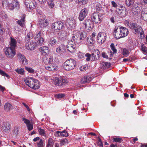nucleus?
Segmentation results:
<instances>
[{
  "instance_id": "338daca9",
  "label": "nucleus",
  "mask_w": 147,
  "mask_h": 147,
  "mask_svg": "<svg viewBox=\"0 0 147 147\" xmlns=\"http://www.w3.org/2000/svg\"><path fill=\"white\" fill-rule=\"evenodd\" d=\"M87 69V67L85 65H83L81 66L80 68L81 71H83Z\"/></svg>"
},
{
  "instance_id": "0eeeda50",
  "label": "nucleus",
  "mask_w": 147,
  "mask_h": 147,
  "mask_svg": "<svg viewBox=\"0 0 147 147\" xmlns=\"http://www.w3.org/2000/svg\"><path fill=\"white\" fill-rule=\"evenodd\" d=\"M24 5L27 10L30 11L35 7L36 3L34 0H25Z\"/></svg>"
},
{
  "instance_id": "3c124183",
  "label": "nucleus",
  "mask_w": 147,
  "mask_h": 147,
  "mask_svg": "<svg viewBox=\"0 0 147 147\" xmlns=\"http://www.w3.org/2000/svg\"><path fill=\"white\" fill-rule=\"evenodd\" d=\"M37 146L38 147H43L44 145L43 141L42 139L40 140L37 143Z\"/></svg>"
},
{
  "instance_id": "09e8293b",
  "label": "nucleus",
  "mask_w": 147,
  "mask_h": 147,
  "mask_svg": "<svg viewBox=\"0 0 147 147\" xmlns=\"http://www.w3.org/2000/svg\"><path fill=\"white\" fill-rule=\"evenodd\" d=\"M42 32H38L36 33V35L34 37V39L36 40H38V39L40 38L41 37Z\"/></svg>"
},
{
  "instance_id": "0e129e2a",
  "label": "nucleus",
  "mask_w": 147,
  "mask_h": 147,
  "mask_svg": "<svg viewBox=\"0 0 147 147\" xmlns=\"http://www.w3.org/2000/svg\"><path fill=\"white\" fill-rule=\"evenodd\" d=\"M85 55L86 57H87L86 58V61H89L90 59V57L91 56L88 53H87L85 54Z\"/></svg>"
},
{
  "instance_id": "473e14b6",
  "label": "nucleus",
  "mask_w": 147,
  "mask_h": 147,
  "mask_svg": "<svg viewBox=\"0 0 147 147\" xmlns=\"http://www.w3.org/2000/svg\"><path fill=\"white\" fill-rule=\"evenodd\" d=\"M102 68L103 69H106L109 68L110 66L109 63L107 62H102L101 64Z\"/></svg>"
},
{
  "instance_id": "6ab92c4d",
  "label": "nucleus",
  "mask_w": 147,
  "mask_h": 147,
  "mask_svg": "<svg viewBox=\"0 0 147 147\" xmlns=\"http://www.w3.org/2000/svg\"><path fill=\"white\" fill-rule=\"evenodd\" d=\"M92 59L94 60L98 59L100 57V52L97 49H94L92 54Z\"/></svg>"
},
{
  "instance_id": "393cba45",
  "label": "nucleus",
  "mask_w": 147,
  "mask_h": 147,
  "mask_svg": "<svg viewBox=\"0 0 147 147\" xmlns=\"http://www.w3.org/2000/svg\"><path fill=\"white\" fill-rule=\"evenodd\" d=\"M39 51L42 54L46 55L49 53V50L47 47L43 46L39 48Z\"/></svg>"
},
{
  "instance_id": "1a4fd4ad",
  "label": "nucleus",
  "mask_w": 147,
  "mask_h": 147,
  "mask_svg": "<svg viewBox=\"0 0 147 147\" xmlns=\"http://www.w3.org/2000/svg\"><path fill=\"white\" fill-rule=\"evenodd\" d=\"M16 54V50L11 47H6L5 49V54L6 57L12 59Z\"/></svg>"
},
{
  "instance_id": "69168bd1",
  "label": "nucleus",
  "mask_w": 147,
  "mask_h": 147,
  "mask_svg": "<svg viewBox=\"0 0 147 147\" xmlns=\"http://www.w3.org/2000/svg\"><path fill=\"white\" fill-rule=\"evenodd\" d=\"M56 51L57 53H61L62 52V50L60 47H59L56 49Z\"/></svg>"
},
{
  "instance_id": "4d7b16f0",
  "label": "nucleus",
  "mask_w": 147,
  "mask_h": 147,
  "mask_svg": "<svg viewBox=\"0 0 147 147\" xmlns=\"http://www.w3.org/2000/svg\"><path fill=\"white\" fill-rule=\"evenodd\" d=\"M61 136L64 137H67L68 136V134L65 131H61Z\"/></svg>"
},
{
  "instance_id": "680f3d73",
  "label": "nucleus",
  "mask_w": 147,
  "mask_h": 147,
  "mask_svg": "<svg viewBox=\"0 0 147 147\" xmlns=\"http://www.w3.org/2000/svg\"><path fill=\"white\" fill-rule=\"evenodd\" d=\"M26 69L27 71L30 73H32L34 72V70L32 68L26 67Z\"/></svg>"
},
{
  "instance_id": "5701e85b",
  "label": "nucleus",
  "mask_w": 147,
  "mask_h": 147,
  "mask_svg": "<svg viewBox=\"0 0 147 147\" xmlns=\"http://www.w3.org/2000/svg\"><path fill=\"white\" fill-rule=\"evenodd\" d=\"M13 109V106L10 103L7 102L5 103L4 107V109L6 112H9Z\"/></svg>"
},
{
  "instance_id": "37998d69",
  "label": "nucleus",
  "mask_w": 147,
  "mask_h": 147,
  "mask_svg": "<svg viewBox=\"0 0 147 147\" xmlns=\"http://www.w3.org/2000/svg\"><path fill=\"white\" fill-rule=\"evenodd\" d=\"M53 80V82L54 84L58 86H59V81L60 80V78L55 77V78H54Z\"/></svg>"
},
{
  "instance_id": "c756f323",
  "label": "nucleus",
  "mask_w": 147,
  "mask_h": 147,
  "mask_svg": "<svg viewBox=\"0 0 147 147\" xmlns=\"http://www.w3.org/2000/svg\"><path fill=\"white\" fill-rule=\"evenodd\" d=\"M17 42L15 39L11 38V42H10V47H11L12 48L15 49L16 47V44Z\"/></svg>"
},
{
  "instance_id": "c03bdc74",
  "label": "nucleus",
  "mask_w": 147,
  "mask_h": 147,
  "mask_svg": "<svg viewBox=\"0 0 147 147\" xmlns=\"http://www.w3.org/2000/svg\"><path fill=\"white\" fill-rule=\"evenodd\" d=\"M59 86H62L64 85L66 83V81L65 79L62 78H60L59 81Z\"/></svg>"
},
{
  "instance_id": "a211bd4d",
  "label": "nucleus",
  "mask_w": 147,
  "mask_h": 147,
  "mask_svg": "<svg viewBox=\"0 0 147 147\" xmlns=\"http://www.w3.org/2000/svg\"><path fill=\"white\" fill-rule=\"evenodd\" d=\"M36 43L34 42L29 41L27 42L26 44V47L28 50H34L36 46Z\"/></svg>"
},
{
  "instance_id": "5fc2aeb1",
  "label": "nucleus",
  "mask_w": 147,
  "mask_h": 147,
  "mask_svg": "<svg viewBox=\"0 0 147 147\" xmlns=\"http://www.w3.org/2000/svg\"><path fill=\"white\" fill-rule=\"evenodd\" d=\"M65 96V95L63 94H59L55 95V97L57 98H60L64 97Z\"/></svg>"
},
{
  "instance_id": "79ce46f5",
  "label": "nucleus",
  "mask_w": 147,
  "mask_h": 147,
  "mask_svg": "<svg viewBox=\"0 0 147 147\" xmlns=\"http://www.w3.org/2000/svg\"><path fill=\"white\" fill-rule=\"evenodd\" d=\"M68 140L66 138H64L62 140L60 141L61 145L62 146L65 145L68 142Z\"/></svg>"
},
{
  "instance_id": "774afa93",
  "label": "nucleus",
  "mask_w": 147,
  "mask_h": 147,
  "mask_svg": "<svg viewBox=\"0 0 147 147\" xmlns=\"http://www.w3.org/2000/svg\"><path fill=\"white\" fill-rule=\"evenodd\" d=\"M12 3H11L9 4L8 6L9 8L11 10H12L14 8V7L13 6Z\"/></svg>"
},
{
  "instance_id": "e433bc0d",
  "label": "nucleus",
  "mask_w": 147,
  "mask_h": 147,
  "mask_svg": "<svg viewBox=\"0 0 147 147\" xmlns=\"http://www.w3.org/2000/svg\"><path fill=\"white\" fill-rule=\"evenodd\" d=\"M54 0H48V5L49 8H53L54 6V4L53 1Z\"/></svg>"
},
{
  "instance_id": "e2e57ef3",
  "label": "nucleus",
  "mask_w": 147,
  "mask_h": 147,
  "mask_svg": "<svg viewBox=\"0 0 147 147\" xmlns=\"http://www.w3.org/2000/svg\"><path fill=\"white\" fill-rule=\"evenodd\" d=\"M84 54L81 52H79L78 54L79 58L80 59L83 58L84 57Z\"/></svg>"
},
{
  "instance_id": "6e6d98bb",
  "label": "nucleus",
  "mask_w": 147,
  "mask_h": 147,
  "mask_svg": "<svg viewBox=\"0 0 147 147\" xmlns=\"http://www.w3.org/2000/svg\"><path fill=\"white\" fill-rule=\"evenodd\" d=\"M84 77L86 81V83H89L91 80V78L89 76H85Z\"/></svg>"
},
{
  "instance_id": "2f4dec72",
  "label": "nucleus",
  "mask_w": 147,
  "mask_h": 147,
  "mask_svg": "<svg viewBox=\"0 0 147 147\" xmlns=\"http://www.w3.org/2000/svg\"><path fill=\"white\" fill-rule=\"evenodd\" d=\"M19 129L20 127L18 126H15L13 131V134L15 135H18L19 133Z\"/></svg>"
},
{
  "instance_id": "13d9d810",
  "label": "nucleus",
  "mask_w": 147,
  "mask_h": 147,
  "mask_svg": "<svg viewBox=\"0 0 147 147\" xmlns=\"http://www.w3.org/2000/svg\"><path fill=\"white\" fill-rule=\"evenodd\" d=\"M121 138H113V141L116 142H121Z\"/></svg>"
},
{
  "instance_id": "8fccbe9b",
  "label": "nucleus",
  "mask_w": 147,
  "mask_h": 147,
  "mask_svg": "<svg viewBox=\"0 0 147 147\" xmlns=\"http://www.w3.org/2000/svg\"><path fill=\"white\" fill-rule=\"evenodd\" d=\"M36 40L37 41V43L40 45H42L44 41V39L42 37Z\"/></svg>"
},
{
  "instance_id": "603ef678",
  "label": "nucleus",
  "mask_w": 147,
  "mask_h": 147,
  "mask_svg": "<svg viewBox=\"0 0 147 147\" xmlns=\"http://www.w3.org/2000/svg\"><path fill=\"white\" fill-rule=\"evenodd\" d=\"M110 46L111 49L113 51V53H116L117 52V50L115 47L114 44L113 43H112L111 44Z\"/></svg>"
},
{
  "instance_id": "f8f14e48",
  "label": "nucleus",
  "mask_w": 147,
  "mask_h": 147,
  "mask_svg": "<svg viewBox=\"0 0 147 147\" xmlns=\"http://www.w3.org/2000/svg\"><path fill=\"white\" fill-rule=\"evenodd\" d=\"M76 48L75 42L72 40H69L67 45V48L68 51L71 53L74 52Z\"/></svg>"
},
{
  "instance_id": "20e7f679",
  "label": "nucleus",
  "mask_w": 147,
  "mask_h": 147,
  "mask_svg": "<svg viewBox=\"0 0 147 147\" xmlns=\"http://www.w3.org/2000/svg\"><path fill=\"white\" fill-rule=\"evenodd\" d=\"M76 61L73 59H70L67 60L63 64V69L67 71L71 70L75 67Z\"/></svg>"
},
{
  "instance_id": "2eb2a0df",
  "label": "nucleus",
  "mask_w": 147,
  "mask_h": 147,
  "mask_svg": "<svg viewBox=\"0 0 147 147\" xmlns=\"http://www.w3.org/2000/svg\"><path fill=\"white\" fill-rule=\"evenodd\" d=\"M45 67L46 69L52 71H57L58 69V67L54 64V61L53 63L46 64Z\"/></svg>"
},
{
  "instance_id": "423d86ee",
  "label": "nucleus",
  "mask_w": 147,
  "mask_h": 147,
  "mask_svg": "<svg viewBox=\"0 0 147 147\" xmlns=\"http://www.w3.org/2000/svg\"><path fill=\"white\" fill-rule=\"evenodd\" d=\"M63 24L61 21H59L53 23L51 25V29L54 32H57L63 27Z\"/></svg>"
},
{
  "instance_id": "a18cd8bd",
  "label": "nucleus",
  "mask_w": 147,
  "mask_h": 147,
  "mask_svg": "<svg viewBox=\"0 0 147 147\" xmlns=\"http://www.w3.org/2000/svg\"><path fill=\"white\" fill-rule=\"evenodd\" d=\"M12 4L13 6H14V8H16L17 9L19 8V4L17 0H14L12 2Z\"/></svg>"
},
{
  "instance_id": "c9c22d12",
  "label": "nucleus",
  "mask_w": 147,
  "mask_h": 147,
  "mask_svg": "<svg viewBox=\"0 0 147 147\" xmlns=\"http://www.w3.org/2000/svg\"><path fill=\"white\" fill-rule=\"evenodd\" d=\"M15 71L18 74L23 75L24 73V70L23 68H17L15 69Z\"/></svg>"
},
{
  "instance_id": "6e6552de",
  "label": "nucleus",
  "mask_w": 147,
  "mask_h": 147,
  "mask_svg": "<svg viewBox=\"0 0 147 147\" xmlns=\"http://www.w3.org/2000/svg\"><path fill=\"white\" fill-rule=\"evenodd\" d=\"M102 15L98 12L94 13L92 15V20L96 24H100L102 20Z\"/></svg>"
},
{
  "instance_id": "4be33fe9",
  "label": "nucleus",
  "mask_w": 147,
  "mask_h": 147,
  "mask_svg": "<svg viewBox=\"0 0 147 147\" xmlns=\"http://www.w3.org/2000/svg\"><path fill=\"white\" fill-rule=\"evenodd\" d=\"M17 57L20 60L21 62L24 65H26L28 64V60L26 59L25 57L22 54L18 53L17 54Z\"/></svg>"
},
{
  "instance_id": "f03ea898",
  "label": "nucleus",
  "mask_w": 147,
  "mask_h": 147,
  "mask_svg": "<svg viewBox=\"0 0 147 147\" xmlns=\"http://www.w3.org/2000/svg\"><path fill=\"white\" fill-rule=\"evenodd\" d=\"M73 32H76V34H74L72 36V38L75 41L80 43L86 40L87 34L85 31L74 30Z\"/></svg>"
},
{
  "instance_id": "dca6fc26",
  "label": "nucleus",
  "mask_w": 147,
  "mask_h": 147,
  "mask_svg": "<svg viewBox=\"0 0 147 147\" xmlns=\"http://www.w3.org/2000/svg\"><path fill=\"white\" fill-rule=\"evenodd\" d=\"M88 14V10L84 8L82 9L80 12L78 18L80 20H83Z\"/></svg>"
},
{
  "instance_id": "7c9ffc66",
  "label": "nucleus",
  "mask_w": 147,
  "mask_h": 147,
  "mask_svg": "<svg viewBox=\"0 0 147 147\" xmlns=\"http://www.w3.org/2000/svg\"><path fill=\"white\" fill-rule=\"evenodd\" d=\"M59 37L63 38L67 36V32L64 30H62L60 33H58Z\"/></svg>"
},
{
  "instance_id": "7ed1b4c3",
  "label": "nucleus",
  "mask_w": 147,
  "mask_h": 147,
  "mask_svg": "<svg viewBox=\"0 0 147 147\" xmlns=\"http://www.w3.org/2000/svg\"><path fill=\"white\" fill-rule=\"evenodd\" d=\"M24 80L27 86L33 89H37L40 87L39 81L32 77H26L24 79Z\"/></svg>"
},
{
  "instance_id": "052dcab7",
  "label": "nucleus",
  "mask_w": 147,
  "mask_h": 147,
  "mask_svg": "<svg viewBox=\"0 0 147 147\" xmlns=\"http://www.w3.org/2000/svg\"><path fill=\"white\" fill-rule=\"evenodd\" d=\"M87 39V42H88V43H89L91 45H93L94 44V41L92 39L87 38L86 40Z\"/></svg>"
},
{
  "instance_id": "b1692460",
  "label": "nucleus",
  "mask_w": 147,
  "mask_h": 147,
  "mask_svg": "<svg viewBox=\"0 0 147 147\" xmlns=\"http://www.w3.org/2000/svg\"><path fill=\"white\" fill-rule=\"evenodd\" d=\"M140 7L137 6L134 7L131 9L132 13L135 15L138 16L140 13Z\"/></svg>"
},
{
  "instance_id": "bf43d9fd",
  "label": "nucleus",
  "mask_w": 147,
  "mask_h": 147,
  "mask_svg": "<svg viewBox=\"0 0 147 147\" xmlns=\"http://www.w3.org/2000/svg\"><path fill=\"white\" fill-rule=\"evenodd\" d=\"M141 50L144 52H146L147 49L146 46L144 45H141Z\"/></svg>"
},
{
  "instance_id": "49530a36",
  "label": "nucleus",
  "mask_w": 147,
  "mask_h": 147,
  "mask_svg": "<svg viewBox=\"0 0 147 147\" xmlns=\"http://www.w3.org/2000/svg\"><path fill=\"white\" fill-rule=\"evenodd\" d=\"M57 43L56 40L55 38H52L51 39L49 44L51 46L55 45Z\"/></svg>"
},
{
  "instance_id": "cd10ccee",
  "label": "nucleus",
  "mask_w": 147,
  "mask_h": 147,
  "mask_svg": "<svg viewBox=\"0 0 147 147\" xmlns=\"http://www.w3.org/2000/svg\"><path fill=\"white\" fill-rule=\"evenodd\" d=\"M141 16L144 20L147 21V9H145L143 10L141 13Z\"/></svg>"
},
{
  "instance_id": "39448f33",
  "label": "nucleus",
  "mask_w": 147,
  "mask_h": 147,
  "mask_svg": "<svg viewBox=\"0 0 147 147\" xmlns=\"http://www.w3.org/2000/svg\"><path fill=\"white\" fill-rule=\"evenodd\" d=\"M115 14L121 17H124L128 14V12L125 7L123 6H120L119 8L115 10Z\"/></svg>"
},
{
  "instance_id": "f704fd0d",
  "label": "nucleus",
  "mask_w": 147,
  "mask_h": 147,
  "mask_svg": "<svg viewBox=\"0 0 147 147\" xmlns=\"http://www.w3.org/2000/svg\"><path fill=\"white\" fill-rule=\"evenodd\" d=\"M38 131L39 134L41 136L45 137L46 136V131L44 129L40 128L38 129Z\"/></svg>"
},
{
  "instance_id": "4c0bfd02",
  "label": "nucleus",
  "mask_w": 147,
  "mask_h": 147,
  "mask_svg": "<svg viewBox=\"0 0 147 147\" xmlns=\"http://www.w3.org/2000/svg\"><path fill=\"white\" fill-rule=\"evenodd\" d=\"M54 144L53 139L51 138H49L48 142V144L47 147H53Z\"/></svg>"
},
{
  "instance_id": "aec40b11",
  "label": "nucleus",
  "mask_w": 147,
  "mask_h": 147,
  "mask_svg": "<svg viewBox=\"0 0 147 147\" xmlns=\"http://www.w3.org/2000/svg\"><path fill=\"white\" fill-rule=\"evenodd\" d=\"M22 121L26 125L28 130L30 131L33 129V125L29 120L23 117Z\"/></svg>"
},
{
  "instance_id": "9d476101",
  "label": "nucleus",
  "mask_w": 147,
  "mask_h": 147,
  "mask_svg": "<svg viewBox=\"0 0 147 147\" xmlns=\"http://www.w3.org/2000/svg\"><path fill=\"white\" fill-rule=\"evenodd\" d=\"M76 22L73 17H71L66 20V24L70 29H73L76 26Z\"/></svg>"
},
{
  "instance_id": "c85d7f7f",
  "label": "nucleus",
  "mask_w": 147,
  "mask_h": 147,
  "mask_svg": "<svg viewBox=\"0 0 147 147\" xmlns=\"http://www.w3.org/2000/svg\"><path fill=\"white\" fill-rule=\"evenodd\" d=\"M125 24L128 27L132 29L134 27L133 26L134 24H136L135 23H131V21L129 20H127L125 21L124 22Z\"/></svg>"
},
{
  "instance_id": "a878e982",
  "label": "nucleus",
  "mask_w": 147,
  "mask_h": 147,
  "mask_svg": "<svg viewBox=\"0 0 147 147\" xmlns=\"http://www.w3.org/2000/svg\"><path fill=\"white\" fill-rule=\"evenodd\" d=\"M25 15L24 14L22 16L21 19L17 22L18 24L21 27H23L25 26Z\"/></svg>"
},
{
  "instance_id": "ea45409f",
  "label": "nucleus",
  "mask_w": 147,
  "mask_h": 147,
  "mask_svg": "<svg viewBox=\"0 0 147 147\" xmlns=\"http://www.w3.org/2000/svg\"><path fill=\"white\" fill-rule=\"evenodd\" d=\"M122 53L125 57H127L129 55V51L126 49L124 48L123 50Z\"/></svg>"
},
{
  "instance_id": "f257e3e1",
  "label": "nucleus",
  "mask_w": 147,
  "mask_h": 147,
  "mask_svg": "<svg viewBox=\"0 0 147 147\" xmlns=\"http://www.w3.org/2000/svg\"><path fill=\"white\" fill-rule=\"evenodd\" d=\"M129 31L127 28L123 26H116L113 30V35L116 39H119L127 36Z\"/></svg>"
},
{
  "instance_id": "864d4df0",
  "label": "nucleus",
  "mask_w": 147,
  "mask_h": 147,
  "mask_svg": "<svg viewBox=\"0 0 147 147\" xmlns=\"http://www.w3.org/2000/svg\"><path fill=\"white\" fill-rule=\"evenodd\" d=\"M76 1L80 5L84 4L86 3V1L85 0H76Z\"/></svg>"
},
{
  "instance_id": "9b49d317",
  "label": "nucleus",
  "mask_w": 147,
  "mask_h": 147,
  "mask_svg": "<svg viewBox=\"0 0 147 147\" xmlns=\"http://www.w3.org/2000/svg\"><path fill=\"white\" fill-rule=\"evenodd\" d=\"M133 26H134L132 29H134L135 31L134 33L136 34H140V36L141 38H143L144 36V32L141 27L137 26L136 24H134Z\"/></svg>"
},
{
  "instance_id": "58836bf2",
  "label": "nucleus",
  "mask_w": 147,
  "mask_h": 147,
  "mask_svg": "<svg viewBox=\"0 0 147 147\" xmlns=\"http://www.w3.org/2000/svg\"><path fill=\"white\" fill-rule=\"evenodd\" d=\"M33 37V34L32 32H29L28 33L26 37V40L28 41L29 40H30Z\"/></svg>"
},
{
  "instance_id": "72a5a7b5",
  "label": "nucleus",
  "mask_w": 147,
  "mask_h": 147,
  "mask_svg": "<svg viewBox=\"0 0 147 147\" xmlns=\"http://www.w3.org/2000/svg\"><path fill=\"white\" fill-rule=\"evenodd\" d=\"M135 1V0H126L125 3L127 6L130 7L133 5Z\"/></svg>"
},
{
  "instance_id": "4468645a",
  "label": "nucleus",
  "mask_w": 147,
  "mask_h": 147,
  "mask_svg": "<svg viewBox=\"0 0 147 147\" xmlns=\"http://www.w3.org/2000/svg\"><path fill=\"white\" fill-rule=\"evenodd\" d=\"M83 24L84 26L85 29L88 31H91L93 28V24L90 20L86 19L84 20Z\"/></svg>"
},
{
  "instance_id": "ddd939ff",
  "label": "nucleus",
  "mask_w": 147,
  "mask_h": 147,
  "mask_svg": "<svg viewBox=\"0 0 147 147\" xmlns=\"http://www.w3.org/2000/svg\"><path fill=\"white\" fill-rule=\"evenodd\" d=\"M106 38V34L104 32H99L97 36V42L99 44H102Z\"/></svg>"
},
{
  "instance_id": "a19ab883",
  "label": "nucleus",
  "mask_w": 147,
  "mask_h": 147,
  "mask_svg": "<svg viewBox=\"0 0 147 147\" xmlns=\"http://www.w3.org/2000/svg\"><path fill=\"white\" fill-rule=\"evenodd\" d=\"M0 74L3 76H5L7 78H10V76L6 73L4 71L0 69Z\"/></svg>"
},
{
  "instance_id": "de8ad7c7",
  "label": "nucleus",
  "mask_w": 147,
  "mask_h": 147,
  "mask_svg": "<svg viewBox=\"0 0 147 147\" xmlns=\"http://www.w3.org/2000/svg\"><path fill=\"white\" fill-rule=\"evenodd\" d=\"M111 5L113 7H114L116 8V9H118V8L121 6V5H118L115 1H112L111 2Z\"/></svg>"
},
{
  "instance_id": "f3484780",
  "label": "nucleus",
  "mask_w": 147,
  "mask_h": 147,
  "mask_svg": "<svg viewBox=\"0 0 147 147\" xmlns=\"http://www.w3.org/2000/svg\"><path fill=\"white\" fill-rule=\"evenodd\" d=\"M38 26L39 27L43 28L47 27L49 23L48 20L45 19H40L38 22Z\"/></svg>"
},
{
  "instance_id": "412c9836",
  "label": "nucleus",
  "mask_w": 147,
  "mask_h": 147,
  "mask_svg": "<svg viewBox=\"0 0 147 147\" xmlns=\"http://www.w3.org/2000/svg\"><path fill=\"white\" fill-rule=\"evenodd\" d=\"M43 62L46 64L49 63H53V57L51 56L48 57L46 55L43 57Z\"/></svg>"
},
{
  "instance_id": "bb28decb",
  "label": "nucleus",
  "mask_w": 147,
  "mask_h": 147,
  "mask_svg": "<svg viewBox=\"0 0 147 147\" xmlns=\"http://www.w3.org/2000/svg\"><path fill=\"white\" fill-rule=\"evenodd\" d=\"M3 126L4 127V128L3 127V128L5 132L8 131L11 129V125L8 122H4Z\"/></svg>"
}]
</instances>
